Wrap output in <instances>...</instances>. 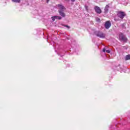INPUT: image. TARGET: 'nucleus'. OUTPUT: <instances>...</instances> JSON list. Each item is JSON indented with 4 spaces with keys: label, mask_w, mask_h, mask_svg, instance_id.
Here are the masks:
<instances>
[{
    "label": "nucleus",
    "mask_w": 130,
    "mask_h": 130,
    "mask_svg": "<svg viewBox=\"0 0 130 130\" xmlns=\"http://www.w3.org/2000/svg\"><path fill=\"white\" fill-rule=\"evenodd\" d=\"M55 19H56V16L52 17V21H55Z\"/></svg>",
    "instance_id": "nucleus-12"
},
{
    "label": "nucleus",
    "mask_w": 130,
    "mask_h": 130,
    "mask_svg": "<svg viewBox=\"0 0 130 130\" xmlns=\"http://www.w3.org/2000/svg\"><path fill=\"white\" fill-rule=\"evenodd\" d=\"M106 52L107 53H110V50H106Z\"/></svg>",
    "instance_id": "nucleus-15"
},
{
    "label": "nucleus",
    "mask_w": 130,
    "mask_h": 130,
    "mask_svg": "<svg viewBox=\"0 0 130 130\" xmlns=\"http://www.w3.org/2000/svg\"><path fill=\"white\" fill-rule=\"evenodd\" d=\"M96 22H99V23H100L101 22V20L100 19V18L97 17L95 19Z\"/></svg>",
    "instance_id": "nucleus-10"
},
{
    "label": "nucleus",
    "mask_w": 130,
    "mask_h": 130,
    "mask_svg": "<svg viewBox=\"0 0 130 130\" xmlns=\"http://www.w3.org/2000/svg\"><path fill=\"white\" fill-rule=\"evenodd\" d=\"M56 19H58V20H61V17L56 16Z\"/></svg>",
    "instance_id": "nucleus-11"
},
{
    "label": "nucleus",
    "mask_w": 130,
    "mask_h": 130,
    "mask_svg": "<svg viewBox=\"0 0 130 130\" xmlns=\"http://www.w3.org/2000/svg\"><path fill=\"white\" fill-rule=\"evenodd\" d=\"M94 11L96 14H101V13H102V11L101 10V9L100 8V7L98 6L94 7Z\"/></svg>",
    "instance_id": "nucleus-3"
},
{
    "label": "nucleus",
    "mask_w": 130,
    "mask_h": 130,
    "mask_svg": "<svg viewBox=\"0 0 130 130\" xmlns=\"http://www.w3.org/2000/svg\"><path fill=\"white\" fill-rule=\"evenodd\" d=\"M105 27L106 29H109V28L111 27V23H110V21H107L105 23Z\"/></svg>",
    "instance_id": "nucleus-4"
},
{
    "label": "nucleus",
    "mask_w": 130,
    "mask_h": 130,
    "mask_svg": "<svg viewBox=\"0 0 130 130\" xmlns=\"http://www.w3.org/2000/svg\"><path fill=\"white\" fill-rule=\"evenodd\" d=\"M57 7L58 9V11H64L66 10V8H64V6L61 4L57 5Z\"/></svg>",
    "instance_id": "nucleus-5"
},
{
    "label": "nucleus",
    "mask_w": 130,
    "mask_h": 130,
    "mask_svg": "<svg viewBox=\"0 0 130 130\" xmlns=\"http://www.w3.org/2000/svg\"><path fill=\"white\" fill-rule=\"evenodd\" d=\"M71 2H72V3L76 2V0H71Z\"/></svg>",
    "instance_id": "nucleus-17"
},
{
    "label": "nucleus",
    "mask_w": 130,
    "mask_h": 130,
    "mask_svg": "<svg viewBox=\"0 0 130 130\" xmlns=\"http://www.w3.org/2000/svg\"><path fill=\"white\" fill-rule=\"evenodd\" d=\"M117 16L118 17L116 16L114 18V20L115 22L119 21V18L122 20V19H123V18L126 16V14L124 13V12L118 11L117 13Z\"/></svg>",
    "instance_id": "nucleus-1"
},
{
    "label": "nucleus",
    "mask_w": 130,
    "mask_h": 130,
    "mask_svg": "<svg viewBox=\"0 0 130 130\" xmlns=\"http://www.w3.org/2000/svg\"><path fill=\"white\" fill-rule=\"evenodd\" d=\"M66 2H70V0H64Z\"/></svg>",
    "instance_id": "nucleus-18"
},
{
    "label": "nucleus",
    "mask_w": 130,
    "mask_h": 130,
    "mask_svg": "<svg viewBox=\"0 0 130 130\" xmlns=\"http://www.w3.org/2000/svg\"><path fill=\"white\" fill-rule=\"evenodd\" d=\"M58 13L60 16H61V17H62V18H64V17H66V13L63 12V11L58 10Z\"/></svg>",
    "instance_id": "nucleus-7"
},
{
    "label": "nucleus",
    "mask_w": 130,
    "mask_h": 130,
    "mask_svg": "<svg viewBox=\"0 0 130 130\" xmlns=\"http://www.w3.org/2000/svg\"><path fill=\"white\" fill-rule=\"evenodd\" d=\"M119 39L123 42H127V38L122 33L119 35Z\"/></svg>",
    "instance_id": "nucleus-2"
},
{
    "label": "nucleus",
    "mask_w": 130,
    "mask_h": 130,
    "mask_svg": "<svg viewBox=\"0 0 130 130\" xmlns=\"http://www.w3.org/2000/svg\"><path fill=\"white\" fill-rule=\"evenodd\" d=\"M85 10H86V11H88V10H89V7H88V6H85Z\"/></svg>",
    "instance_id": "nucleus-13"
},
{
    "label": "nucleus",
    "mask_w": 130,
    "mask_h": 130,
    "mask_svg": "<svg viewBox=\"0 0 130 130\" xmlns=\"http://www.w3.org/2000/svg\"><path fill=\"white\" fill-rule=\"evenodd\" d=\"M64 27H66L67 28H68V29H70V27L69 25H64Z\"/></svg>",
    "instance_id": "nucleus-14"
},
{
    "label": "nucleus",
    "mask_w": 130,
    "mask_h": 130,
    "mask_svg": "<svg viewBox=\"0 0 130 130\" xmlns=\"http://www.w3.org/2000/svg\"><path fill=\"white\" fill-rule=\"evenodd\" d=\"M130 59V55H127L125 56V60H128Z\"/></svg>",
    "instance_id": "nucleus-9"
},
{
    "label": "nucleus",
    "mask_w": 130,
    "mask_h": 130,
    "mask_svg": "<svg viewBox=\"0 0 130 130\" xmlns=\"http://www.w3.org/2000/svg\"><path fill=\"white\" fill-rule=\"evenodd\" d=\"M103 51L104 52H105V51H106V49H105V48H104L103 49Z\"/></svg>",
    "instance_id": "nucleus-16"
},
{
    "label": "nucleus",
    "mask_w": 130,
    "mask_h": 130,
    "mask_svg": "<svg viewBox=\"0 0 130 130\" xmlns=\"http://www.w3.org/2000/svg\"><path fill=\"white\" fill-rule=\"evenodd\" d=\"M96 36L100 37V38H104L105 37V35L103 32H99L96 34Z\"/></svg>",
    "instance_id": "nucleus-6"
},
{
    "label": "nucleus",
    "mask_w": 130,
    "mask_h": 130,
    "mask_svg": "<svg viewBox=\"0 0 130 130\" xmlns=\"http://www.w3.org/2000/svg\"><path fill=\"white\" fill-rule=\"evenodd\" d=\"M49 2V0H47V3H48Z\"/></svg>",
    "instance_id": "nucleus-19"
},
{
    "label": "nucleus",
    "mask_w": 130,
    "mask_h": 130,
    "mask_svg": "<svg viewBox=\"0 0 130 130\" xmlns=\"http://www.w3.org/2000/svg\"><path fill=\"white\" fill-rule=\"evenodd\" d=\"M109 8V6L107 5L105 9V13H108V8Z\"/></svg>",
    "instance_id": "nucleus-8"
}]
</instances>
